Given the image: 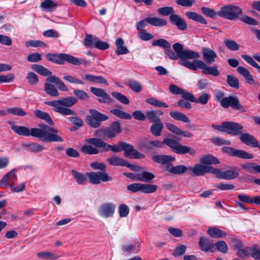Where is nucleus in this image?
<instances>
[{
    "instance_id": "obj_25",
    "label": "nucleus",
    "mask_w": 260,
    "mask_h": 260,
    "mask_svg": "<svg viewBox=\"0 0 260 260\" xmlns=\"http://www.w3.org/2000/svg\"><path fill=\"white\" fill-rule=\"evenodd\" d=\"M208 238L205 237H201L199 241V245L200 249L205 252H212L214 245Z\"/></svg>"
},
{
    "instance_id": "obj_5",
    "label": "nucleus",
    "mask_w": 260,
    "mask_h": 260,
    "mask_svg": "<svg viewBox=\"0 0 260 260\" xmlns=\"http://www.w3.org/2000/svg\"><path fill=\"white\" fill-rule=\"evenodd\" d=\"M77 99L73 96L62 98L59 100L46 102L45 103L53 107V111L63 115H75L76 113L73 110L68 108L74 105Z\"/></svg>"
},
{
    "instance_id": "obj_1",
    "label": "nucleus",
    "mask_w": 260,
    "mask_h": 260,
    "mask_svg": "<svg viewBox=\"0 0 260 260\" xmlns=\"http://www.w3.org/2000/svg\"><path fill=\"white\" fill-rule=\"evenodd\" d=\"M122 132L121 124L119 120L112 122L109 126H102L96 129L93 134L95 137L85 139V142L90 145H83L81 151L86 154H97L100 152H107L110 150L118 153L121 150L124 151L125 157L131 159H143L145 157V154L134 149L133 145L125 142L120 141L117 145H111L104 140L113 139Z\"/></svg>"
},
{
    "instance_id": "obj_34",
    "label": "nucleus",
    "mask_w": 260,
    "mask_h": 260,
    "mask_svg": "<svg viewBox=\"0 0 260 260\" xmlns=\"http://www.w3.org/2000/svg\"><path fill=\"white\" fill-rule=\"evenodd\" d=\"M170 115L175 120L181 121L187 123L190 122V120L188 117L185 114L181 112L176 111H171L170 112Z\"/></svg>"
},
{
    "instance_id": "obj_28",
    "label": "nucleus",
    "mask_w": 260,
    "mask_h": 260,
    "mask_svg": "<svg viewBox=\"0 0 260 260\" xmlns=\"http://www.w3.org/2000/svg\"><path fill=\"white\" fill-rule=\"evenodd\" d=\"M185 16L189 19L193 20L202 24H207V21L200 14L192 11L185 13Z\"/></svg>"
},
{
    "instance_id": "obj_11",
    "label": "nucleus",
    "mask_w": 260,
    "mask_h": 260,
    "mask_svg": "<svg viewBox=\"0 0 260 260\" xmlns=\"http://www.w3.org/2000/svg\"><path fill=\"white\" fill-rule=\"evenodd\" d=\"M213 174L219 179H223L226 180H231L238 178L239 175L236 167H232L230 169L225 171H221L219 169L215 168L213 171Z\"/></svg>"
},
{
    "instance_id": "obj_19",
    "label": "nucleus",
    "mask_w": 260,
    "mask_h": 260,
    "mask_svg": "<svg viewBox=\"0 0 260 260\" xmlns=\"http://www.w3.org/2000/svg\"><path fill=\"white\" fill-rule=\"evenodd\" d=\"M201 52L204 60L208 64H211L215 62L217 58L215 51L210 48L202 47Z\"/></svg>"
},
{
    "instance_id": "obj_12",
    "label": "nucleus",
    "mask_w": 260,
    "mask_h": 260,
    "mask_svg": "<svg viewBox=\"0 0 260 260\" xmlns=\"http://www.w3.org/2000/svg\"><path fill=\"white\" fill-rule=\"evenodd\" d=\"M222 151L232 156H236L242 159H252L253 155L243 150L236 149L230 147H223L222 148Z\"/></svg>"
},
{
    "instance_id": "obj_49",
    "label": "nucleus",
    "mask_w": 260,
    "mask_h": 260,
    "mask_svg": "<svg viewBox=\"0 0 260 260\" xmlns=\"http://www.w3.org/2000/svg\"><path fill=\"white\" fill-rule=\"evenodd\" d=\"M111 95L121 104L128 105L129 103L128 98L121 93L114 91L111 93Z\"/></svg>"
},
{
    "instance_id": "obj_48",
    "label": "nucleus",
    "mask_w": 260,
    "mask_h": 260,
    "mask_svg": "<svg viewBox=\"0 0 260 260\" xmlns=\"http://www.w3.org/2000/svg\"><path fill=\"white\" fill-rule=\"evenodd\" d=\"M37 255L39 258L44 259L55 260L58 257L57 254L49 251H41L38 252Z\"/></svg>"
},
{
    "instance_id": "obj_9",
    "label": "nucleus",
    "mask_w": 260,
    "mask_h": 260,
    "mask_svg": "<svg viewBox=\"0 0 260 260\" xmlns=\"http://www.w3.org/2000/svg\"><path fill=\"white\" fill-rule=\"evenodd\" d=\"M242 14V9L233 5L224 6L217 12V15L219 16L230 20L238 19Z\"/></svg>"
},
{
    "instance_id": "obj_43",
    "label": "nucleus",
    "mask_w": 260,
    "mask_h": 260,
    "mask_svg": "<svg viewBox=\"0 0 260 260\" xmlns=\"http://www.w3.org/2000/svg\"><path fill=\"white\" fill-rule=\"evenodd\" d=\"M45 91L48 95L56 97L59 95V92L55 86L49 83H45Z\"/></svg>"
},
{
    "instance_id": "obj_33",
    "label": "nucleus",
    "mask_w": 260,
    "mask_h": 260,
    "mask_svg": "<svg viewBox=\"0 0 260 260\" xmlns=\"http://www.w3.org/2000/svg\"><path fill=\"white\" fill-rule=\"evenodd\" d=\"M35 114L37 118L45 120L50 125L54 124L53 120L48 113L37 109L35 111Z\"/></svg>"
},
{
    "instance_id": "obj_31",
    "label": "nucleus",
    "mask_w": 260,
    "mask_h": 260,
    "mask_svg": "<svg viewBox=\"0 0 260 260\" xmlns=\"http://www.w3.org/2000/svg\"><path fill=\"white\" fill-rule=\"evenodd\" d=\"M200 162L204 166L212 164L217 165L220 163L217 158L210 154L205 155L201 157Z\"/></svg>"
},
{
    "instance_id": "obj_53",
    "label": "nucleus",
    "mask_w": 260,
    "mask_h": 260,
    "mask_svg": "<svg viewBox=\"0 0 260 260\" xmlns=\"http://www.w3.org/2000/svg\"><path fill=\"white\" fill-rule=\"evenodd\" d=\"M214 248L223 253H226L228 251V246L224 241H219L213 244Z\"/></svg>"
},
{
    "instance_id": "obj_30",
    "label": "nucleus",
    "mask_w": 260,
    "mask_h": 260,
    "mask_svg": "<svg viewBox=\"0 0 260 260\" xmlns=\"http://www.w3.org/2000/svg\"><path fill=\"white\" fill-rule=\"evenodd\" d=\"M207 232L211 237L213 238H224L227 236L226 232L216 227L209 228Z\"/></svg>"
},
{
    "instance_id": "obj_63",
    "label": "nucleus",
    "mask_w": 260,
    "mask_h": 260,
    "mask_svg": "<svg viewBox=\"0 0 260 260\" xmlns=\"http://www.w3.org/2000/svg\"><path fill=\"white\" fill-rule=\"evenodd\" d=\"M95 38H96V37L91 35H87L84 39L85 46L90 48L94 47V42L95 41Z\"/></svg>"
},
{
    "instance_id": "obj_22",
    "label": "nucleus",
    "mask_w": 260,
    "mask_h": 260,
    "mask_svg": "<svg viewBox=\"0 0 260 260\" xmlns=\"http://www.w3.org/2000/svg\"><path fill=\"white\" fill-rule=\"evenodd\" d=\"M169 20L180 30H184L187 27V24L184 19L178 15L174 14L170 15Z\"/></svg>"
},
{
    "instance_id": "obj_29",
    "label": "nucleus",
    "mask_w": 260,
    "mask_h": 260,
    "mask_svg": "<svg viewBox=\"0 0 260 260\" xmlns=\"http://www.w3.org/2000/svg\"><path fill=\"white\" fill-rule=\"evenodd\" d=\"M46 80L48 82L54 83L58 88V89L61 91H68V88L67 86L65 85L64 82L59 78L55 76H52L48 77Z\"/></svg>"
},
{
    "instance_id": "obj_50",
    "label": "nucleus",
    "mask_w": 260,
    "mask_h": 260,
    "mask_svg": "<svg viewBox=\"0 0 260 260\" xmlns=\"http://www.w3.org/2000/svg\"><path fill=\"white\" fill-rule=\"evenodd\" d=\"M256 260H260V246L254 244L250 246V255Z\"/></svg>"
},
{
    "instance_id": "obj_21",
    "label": "nucleus",
    "mask_w": 260,
    "mask_h": 260,
    "mask_svg": "<svg viewBox=\"0 0 260 260\" xmlns=\"http://www.w3.org/2000/svg\"><path fill=\"white\" fill-rule=\"evenodd\" d=\"M16 170L12 169L0 180V187L4 188L8 183L13 185L17 180Z\"/></svg>"
},
{
    "instance_id": "obj_14",
    "label": "nucleus",
    "mask_w": 260,
    "mask_h": 260,
    "mask_svg": "<svg viewBox=\"0 0 260 260\" xmlns=\"http://www.w3.org/2000/svg\"><path fill=\"white\" fill-rule=\"evenodd\" d=\"M106 160L111 166L126 167L133 171H136V168L139 167L138 166L131 164L126 160L116 155L107 158Z\"/></svg>"
},
{
    "instance_id": "obj_58",
    "label": "nucleus",
    "mask_w": 260,
    "mask_h": 260,
    "mask_svg": "<svg viewBox=\"0 0 260 260\" xmlns=\"http://www.w3.org/2000/svg\"><path fill=\"white\" fill-rule=\"evenodd\" d=\"M157 188V186L154 184H143L142 185V192L144 193H151L156 191Z\"/></svg>"
},
{
    "instance_id": "obj_38",
    "label": "nucleus",
    "mask_w": 260,
    "mask_h": 260,
    "mask_svg": "<svg viewBox=\"0 0 260 260\" xmlns=\"http://www.w3.org/2000/svg\"><path fill=\"white\" fill-rule=\"evenodd\" d=\"M110 112L111 113L120 119L130 120L132 118L131 114L120 109H113L110 110Z\"/></svg>"
},
{
    "instance_id": "obj_3",
    "label": "nucleus",
    "mask_w": 260,
    "mask_h": 260,
    "mask_svg": "<svg viewBox=\"0 0 260 260\" xmlns=\"http://www.w3.org/2000/svg\"><path fill=\"white\" fill-rule=\"evenodd\" d=\"M172 47L174 52L170 49H166L165 52L169 59H180L183 65H206L203 61L198 59L200 54L198 52L184 48L183 45L180 43H174Z\"/></svg>"
},
{
    "instance_id": "obj_41",
    "label": "nucleus",
    "mask_w": 260,
    "mask_h": 260,
    "mask_svg": "<svg viewBox=\"0 0 260 260\" xmlns=\"http://www.w3.org/2000/svg\"><path fill=\"white\" fill-rule=\"evenodd\" d=\"M126 85L133 91L137 93L140 92L142 90V86L141 83L135 80H128L126 83Z\"/></svg>"
},
{
    "instance_id": "obj_23",
    "label": "nucleus",
    "mask_w": 260,
    "mask_h": 260,
    "mask_svg": "<svg viewBox=\"0 0 260 260\" xmlns=\"http://www.w3.org/2000/svg\"><path fill=\"white\" fill-rule=\"evenodd\" d=\"M164 113L160 110H151L146 111V119L150 123H157L161 122L160 116Z\"/></svg>"
},
{
    "instance_id": "obj_13",
    "label": "nucleus",
    "mask_w": 260,
    "mask_h": 260,
    "mask_svg": "<svg viewBox=\"0 0 260 260\" xmlns=\"http://www.w3.org/2000/svg\"><path fill=\"white\" fill-rule=\"evenodd\" d=\"M90 91L95 96L99 97L98 101L100 103L110 104L113 102V100L110 97L105 91L102 88L91 87L90 88Z\"/></svg>"
},
{
    "instance_id": "obj_45",
    "label": "nucleus",
    "mask_w": 260,
    "mask_h": 260,
    "mask_svg": "<svg viewBox=\"0 0 260 260\" xmlns=\"http://www.w3.org/2000/svg\"><path fill=\"white\" fill-rule=\"evenodd\" d=\"M226 82L228 85L235 89H239V80L235 76L228 75L227 76Z\"/></svg>"
},
{
    "instance_id": "obj_62",
    "label": "nucleus",
    "mask_w": 260,
    "mask_h": 260,
    "mask_svg": "<svg viewBox=\"0 0 260 260\" xmlns=\"http://www.w3.org/2000/svg\"><path fill=\"white\" fill-rule=\"evenodd\" d=\"M210 95L208 93H204L200 95L199 99L195 98L194 103L206 105L208 103Z\"/></svg>"
},
{
    "instance_id": "obj_39",
    "label": "nucleus",
    "mask_w": 260,
    "mask_h": 260,
    "mask_svg": "<svg viewBox=\"0 0 260 260\" xmlns=\"http://www.w3.org/2000/svg\"><path fill=\"white\" fill-rule=\"evenodd\" d=\"M71 173L78 184L85 185L87 184V179L83 174L74 170H71Z\"/></svg>"
},
{
    "instance_id": "obj_6",
    "label": "nucleus",
    "mask_w": 260,
    "mask_h": 260,
    "mask_svg": "<svg viewBox=\"0 0 260 260\" xmlns=\"http://www.w3.org/2000/svg\"><path fill=\"white\" fill-rule=\"evenodd\" d=\"M90 167L94 170H100L101 172H87L85 175L88 177L89 182L92 184H99L102 182L112 181L113 178L106 172V165L102 162H93Z\"/></svg>"
},
{
    "instance_id": "obj_36",
    "label": "nucleus",
    "mask_w": 260,
    "mask_h": 260,
    "mask_svg": "<svg viewBox=\"0 0 260 260\" xmlns=\"http://www.w3.org/2000/svg\"><path fill=\"white\" fill-rule=\"evenodd\" d=\"M163 128L164 124L161 121L153 123L150 127V131L153 136L158 137L160 136Z\"/></svg>"
},
{
    "instance_id": "obj_35",
    "label": "nucleus",
    "mask_w": 260,
    "mask_h": 260,
    "mask_svg": "<svg viewBox=\"0 0 260 260\" xmlns=\"http://www.w3.org/2000/svg\"><path fill=\"white\" fill-rule=\"evenodd\" d=\"M147 22L154 26H163L167 24V21L157 17H147Z\"/></svg>"
},
{
    "instance_id": "obj_7",
    "label": "nucleus",
    "mask_w": 260,
    "mask_h": 260,
    "mask_svg": "<svg viewBox=\"0 0 260 260\" xmlns=\"http://www.w3.org/2000/svg\"><path fill=\"white\" fill-rule=\"evenodd\" d=\"M224 93L221 90H217L214 93V99L217 102H220V106L224 108L228 109L230 107L234 110H237L240 112H245L246 109L242 105L238 98L236 96L230 95L224 97Z\"/></svg>"
},
{
    "instance_id": "obj_60",
    "label": "nucleus",
    "mask_w": 260,
    "mask_h": 260,
    "mask_svg": "<svg viewBox=\"0 0 260 260\" xmlns=\"http://www.w3.org/2000/svg\"><path fill=\"white\" fill-rule=\"evenodd\" d=\"M8 113L19 116H24L26 115V112L22 109L18 107H12L7 109Z\"/></svg>"
},
{
    "instance_id": "obj_59",
    "label": "nucleus",
    "mask_w": 260,
    "mask_h": 260,
    "mask_svg": "<svg viewBox=\"0 0 260 260\" xmlns=\"http://www.w3.org/2000/svg\"><path fill=\"white\" fill-rule=\"evenodd\" d=\"M95 41H94V47L98 48L100 50H106L109 48V44L105 42L101 41L98 37L95 38Z\"/></svg>"
},
{
    "instance_id": "obj_37",
    "label": "nucleus",
    "mask_w": 260,
    "mask_h": 260,
    "mask_svg": "<svg viewBox=\"0 0 260 260\" xmlns=\"http://www.w3.org/2000/svg\"><path fill=\"white\" fill-rule=\"evenodd\" d=\"M57 4L52 0H44L40 4V7L43 10L52 12L54 10Z\"/></svg>"
},
{
    "instance_id": "obj_32",
    "label": "nucleus",
    "mask_w": 260,
    "mask_h": 260,
    "mask_svg": "<svg viewBox=\"0 0 260 260\" xmlns=\"http://www.w3.org/2000/svg\"><path fill=\"white\" fill-rule=\"evenodd\" d=\"M124 44V42L122 39L118 38L116 40V50L115 52L117 55L126 54L129 52L128 49Z\"/></svg>"
},
{
    "instance_id": "obj_26",
    "label": "nucleus",
    "mask_w": 260,
    "mask_h": 260,
    "mask_svg": "<svg viewBox=\"0 0 260 260\" xmlns=\"http://www.w3.org/2000/svg\"><path fill=\"white\" fill-rule=\"evenodd\" d=\"M188 168L183 165L172 166V164H168L166 167V170L174 175H181L185 173Z\"/></svg>"
},
{
    "instance_id": "obj_40",
    "label": "nucleus",
    "mask_w": 260,
    "mask_h": 260,
    "mask_svg": "<svg viewBox=\"0 0 260 260\" xmlns=\"http://www.w3.org/2000/svg\"><path fill=\"white\" fill-rule=\"evenodd\" d=\"M68 120L74 124L73 127L70 129L71 131H76L83 125L82 119L79 117H70L68 118Z\"/></svg>"
},
{
    "instance_id": "obj_57",
    "label": "nucleus",
    "mask_w": 260,
    "mask_h": 260,
    "mask_svg": "<svg viewBox=\"0 0 260 260\" xmlns=\"http://www.w3.org/2000/svg\"><path fill=\"white\" fill-rule=\"evenodd\" d=\"M157 12L161 15L168 16L174 14V10L172 7H164L158 8Z\"/></svg>"
},
{
    "instance_id": "obj_52",
    "label": "nucleus",
    "mask_w": 260,
    "mask_h": 260,
    "mask_svg": "<svg viewBox=\"0 0 260 260\" xmlns=\"http://www.w3.org/2000/svg\"><path fill=\"white\" fill-rule=\"evenodd\" d=\"M229 242L235 250H237L241 247H243L242 242L238 239L235 236H231Z\"/></svg>"
},
{
    "instance_id": "obj_55",
    "label": "nucleus",
    "mask_w": 260,
    "mask_h": 260,
    "mask_svg": "<svg viewBox=\"0 0 260 260\" xmlns=\"http://www.w3.org/2000/svg\"><path fill=\"white\" fill-rule=\"evenodd\" d=\"M223 42L227 48L231 51H237L239 49V45L233 40L225 39Z\"/></svg>"
},
{
    "instance_id": "obj_20",
    "label": "nucleus",
    "mask_w": 260,
    "mask_h": 260,
    "mask_svg": "<svg viewBox=\"0 0 260 260\" xmlns=\"http://www.w3.org/2000/svg\"><path fill=\"white\" fill-rule=\"evenodd\" d=\"M237 71L244 78L246 83L252 84L256 87H258L259 85L258 82L253 79L252 75L247 69L242 66H239Z\"/></svg>"
},
{
    "instance_id": "obj_46",
    "label": "nucleus",
    "mask_w": 260,
    "mask_h": 260,
    "mask_svg": "<svg viewBox=\"0 0 260 260\" xmlns=\"http://www.w3.org/2000/svg\"><path fill=\"white\" fill-rule=\"evenodd\" d=\"M140 244L138 242L134 244H129L126 245H124L122 247V250L124 252H134L137 253L139 250L138 247L140 246Z\"/></svg>"
},
{
    "instance_id": "obj_16",
    "label": "nucleus",
    "mask_w": 260,
    "mask_h": 260,
    "mask_svg": "<svg viewBox=\"0 0 260 260\" xmlns=\"http://www.w3.org/2000/svg\"><path fill=\"white\" fill-rule=\"evenodd\" d=\"M192 170L194 176H203L207 173L213 174V171L215 168L209 166H204L202 164H196L193 168H190Z\"/></svg>"
},
{
    "instance_id": "obj_47",
    "label": "nucleus",
    "mask_w": 260,
    "mask_h": 260,
    "mask_svg": "<svg viewBox=\"0 0 260 260\" xmlns=\"http://www.w3.org/2000/svg\"><path fill=\"white\" fill-rule=\"evenodd\" d=\"M152 45L153 46H159L164 49H171V45L169 42L164 39H159L154 40L152 42Z\"/></svg>"
},
{
    "instance_id": "obj_2",
    "label": "nucleus",
    "mask_w": 260,
    "mask_h": 260,
    "mask_svg": "<svg viewBox=\"0 0 260 260\" xmlns=\"http://www.w3.org/2000/svg\"><path fill=\"white\" fill-rule=\"evenodd\" d=\"M39 127L29 128L25 126L14 125L12 130L19 136L39 138L43 142H62L63 139L58 135V130L45 124L40 123Z\"/></svg>"
},
{
    "instance_id": "obj_56",
    "label": "nucleus",
    "mask_w": 260,
    "mask_h": 260,
    "mask_svg": "<svg viewBox=\"0 0 260 260\" xmlns=\"http://www.w3.org/2000/svg\"><path fill=\"white\" fill-rule=\"evenodd\" d=\"M250 247H241L236 251V255L240 257L249 256Z\"/></svg>"
},
{
    "instance_id": "obj_10",
    "label": "nucleus",
    "mask_w": 260,
    "mask_h": 260,
    "mask_svg": "<svg viewBox=\"0 0 260 260\" xmlns=\"http://www.w3.org/2000/svg\"><path fill=\"white\" fill-rule=\"evenodd\" d=\"M90 113L86 117L87 124L90 127L97 128L100 127L102 122L107 120L109 116L103 114L95 109H90Z\"/></svg>"
},
{
    "instance_id": "obj_51",
    "label": "nucleus",
    "mask_w": 260,
    "mask_h": 260,
    "mask_svg": "<svg viewBox=\"0 0 260 260\" xmlns=\"http://www.w3.org/2000/svg\"><path fill=\"white\" fill-rule=\"evenodd\" d=\"M155 177L153 174L148 172H143L142 173H139L138 180L149 182Z\"/></svg>"
},
{
    "instance_id": "obj_54",
    "label": "nucleus",
    "mask_w": 260,
    "mask_h": 260,
    "mask_svg": "<svg viewBox=\"0 0 260 260\" xmlns=\"http://www.w3.org/2000/svg\"><path fill=\"white\" fill-rule=\"evenodd\" d=\"M32 69L34 71L37 72L40 75L43 76H51L52 72L49 71L44 66H32Z\"/></svg>"
},
{
    "instance_id": "obj_42",
    "label": "nucleus",
    "mask_w": 260,
    "mask_h": 260,
    "mask_svg": "<svg viewBox=\"0 0 260 260\" xmlns=\"http://www.w3.org/2000/svg\"><path fill=\"white\" fill-rule=\"evenodd\" d=\"M145 102L154 107L158 108H168L169 105L166 103L158 101L154 98H148L145 100Z\"/></svg>"
},
{
    "instance_id": "obj_8",
    "label": "nucleus",
    "mask_w": 260,
    "mask_h": 260,
    "mask_svg": "<svg viewBox=\"0 0 260 260\" xmlns=\"http://www.w3.org/2000/svg\"><path fill=\"white\" fill-rule=\"evenodd\" d=\"M46 58L48 60L57 64H63L65 61L73 65H81L91 63V62L90 60L76 58L71 55L65 53H49L46 55Z\"/></svg>"
},
{
    "instance_id": "obj_15",
    "label": "nucleus",
    "mask_w": 260,
    "mask_h": 260,
    "mask_svg": "<svg viewBox=\"0 0 260 260\" xmlns=\"http://www.w3.org/2000/svg\"><path fill=\"white\" fill-rule=\"evenodd\" d=\"M224 133L233 136H238L241 134V130L243 128V126L239 123L232 121H225Z\"/></svg>"
},
{
    "instance_id": "obj_64",
    "label": "nucleus",
    "mask_w": 260,
    "mask_h": 260,
    "mask_svg": "<svg viewBox=\"0 0 260 260\" xmlns=\"http://www.w3.org/2000/svg\"><path fill=\"white\" fill-rule=\"evenodd\" d=\"M28 82L31 85H34L38 83L39 80L37 75L33 72H28L26 77Z\"/></svg>"
},
{
    "instance_id": "obj_18",
    "label": "nucleus",
    "mask_w": 260,
    "mask_h": 260,
    "mask_svg": "<svg viewBox=\"0 0 260 260\" xmlns=\"http://www.w3.org/2000/svg\"><path fill=\"white\" fill-rule=\"evenodd\" d=\"M239 139L242 143L251 147L259 148L260 145L254 137L248 133H242L240 136Z\"/></svg>"
},
{
    "instance_id": "obj_27",
    "label": "nucleus",
    "mask_w": 260,
    "mask_h": 260,
    "mask_svg": "<svg viewBox=\"0 0 260 260\" xmlns=\"http://www.w3.org/2000/svg\"><path fill=\"white\" fill-rule=\"evenodd\" d=\"M152 159L158 164L168 165L171 164V162L174 161L175 158L171 155L160 154L153 156Z\"/></svg>"
},
{
    "instance_id": "obj_44",
    "label": "nucleus",
    "mask_w": 260,
    "mask_h": 260,
    "mask_svg": "<svg viewBox=\"0 0 260 260\" xmlns=\"http://www.w3.org/2000/svg\"><path fill=\"white\" fill-rule=\"evenodd\" d=\"M202 70V73L205 75H211L213 76H217L219 75V72L215 67H210L209 66H200Z\"/></svg>"
},
{
    "instance_id": "obj_4",
    "label": "nucleus",
    "mask_w": 260,
    "mask_h": 260,
    "mask_svg": "<svg viewBox=\"0 0 260 260\" xmlns=\"http://www.w3.org/2000/svg\"><path fill=\"white\" fill-rule=\"evenodd\" d=\"M164 144L170 148L174 152L178 154L188 153L194 155L196 154V151L190 147L182 145L177 140L171 138H165L162 142L159 140L144 141L139 145V147L141 149L151 150L154 147H162Z\"/></svg>"
},
{
    "instance_id": "obj_17",
    "label": "nucleus",
    "mask_w": 260,
    "mask_h": 260,
    "mask_svg": "<svg viewBox=\"0 0 260 260\" xmlns=\"http://www.w3.org/2000/svg\"><path fill=\"white\" fill-rule=\"evenodd\" d=\"M115 208V205L112 203L103 204L99 209V214L106 218L112 217L114 213Z\"/></svg>"
},
{
    "instance_id": "obj_61",
    "label": "nucleus",
    "mask_w": 260,
    "mask_h": 260,
    "mask_svg": "<svg viewBox=\"0 0 260 260\" xmlns=\"http://www.w3.org/2000/svg\"><path fill=\"white\" fill-rule=\"evenodd\" d=\"M201 11L202 13L206 16L214 18L217 15V12L216 13L215 10L212 9L207 8V7H202Z\"/></svg>"
},
{
    "instance_id": "obj_24",
    "label": "nucleus",
    "mask_w": 260,
    "mask_h": 260,
    "mask_svg": "<svg viewBox=\"0 0 260 260\" xmlns=\"http://www.w3.org/2000/svg\"><path fill=\"white\" fill-rule=\"evenodd\" d=\"M242 169L251 174L260 173V165L253 162H246L241 164Z\"/></svg>"
}]
</instances>
